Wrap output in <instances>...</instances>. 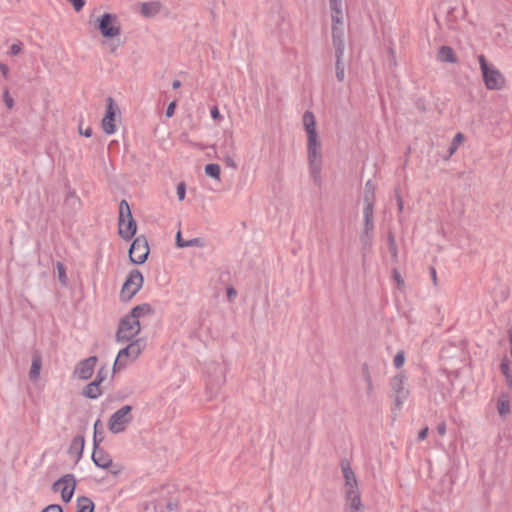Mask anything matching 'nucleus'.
Returning a JSON list of instances; mask_svg holds the SVG:
<instances>
[{"label":"nucleus","mask_w":512,"mask_h":512,"mask_svg":"<svg viewBox=\"0 0 512 512\" xmlns=\"http://www.w3.org/2000/svg\"><path fill=\"white\" fill-rule=\"evenodd\" d=\"M56 267H57L59 281L62 284H66L67 277H66V269H65L64 265L62 263L58 262Z\"/></svg>","instance_id":"nucleus-36"},{"label":"nucleus","mask_w":512,"mask_h":512,"mask_svg":"<svg viewBox=\"0 0 512 512\" xmlns=\"http://www.w3.org/2000/svg\"><path fill=\"white\" fill-rule=\"evenodd\" d=\"M119 235L124 240H130L136 233L137 224L132 217L130 206L126 200L119 204Z\"/></svg>","instance_id":"nucleus-5"},{"label":"nucleus","mask_w":512,"mask_h":512,"mask_svg":"<svg viewBox=\"0 0 512 512\" xmlns=\"http://www.w3.org/2000/svg\"><path fill=\"white\" fill-rule=\"evenodd\" d=\"M131 411L132 407L130 405H125L114 412L108 421V428L110 432L114 434L123 432L127 425L132 422Z\"/></svg>","instance_id":"nucleus-8"},{"label":"nucleus","mask_w":512,"mask_h":512,"mask_svg":"<svg viewBox=\"0 0 512 512\" xmlns=\"http://www.w3.org/2000/svg\"><path fill=\"white\" fill-rule=\"evenodd\" d=\"M176 508H177V504H173V503H168L167 504V509L170 510V511H172V510H174Z\"/></svg>","instance_id":"nucleus-59"},{"label":"nucleus","mask_w":512,"mask_h":512,"mask_svg":"<svg viewBox=\"0 0 512 512\" xmlns=\"http://www.w3.org/2000/svg\"><path fill=\"white\" fill-rule=\"evenodd\" d=\"M2 98H3V101H4L5 105H6V107H7L9 110L13 109V107H14V100H13V98L10 96V94H9V90H8V89H5V90L3 91V96H2Z\"/></svg>","instance_id":"nucleus-37"},{"label":"nucleus","mask_w":512,"mask_h":512,"mask_svg":"<svg viewBox=\"0 0 512 512\" xmlns=\"http://www.w3.org/2000/svg\"><path fill=\"white\" fill-rule=\"evenodd\" d=\"M85 445V439L83 436H76L69 447V453L71 455H76L77 460H79L83 454Z\"/></svg>","instance_id":"nucleus-20"},{"label":"nucleus","mask_w":512,"mask_h":512,"mask_svg":"<svg viewBox=\"0 0 512 512\" xmlns=\"http://www.w3.org/2000/svg\"><path fill=\"white\" fill-rule=\"evenodd\" d=\"M362 375L367 385V394L371 395L373 392V382H372V376L370 373V369L367 363H364L362 365Z\"/></svg>","instance_id":"nucleus-29"},{"label":"nucleus","mask_w":512,"mask_h":512,"mask_svg":"<svg viewBox=\"0 0 512 512\" xmlns=\"http://www.w3.org/2000/svg\"><path fill=\"white\" fill-rule=\"evenodd\" d=\"M303 126L307 134V160L309 172L315 183L320 181L322 169L321 141L316 130L315 116L311 111L303 114Z\"/></svg>","instance_id":"nucleus-1"},{"label":"nucleus","mask_w":512,"mask_h":512,"mask_svg":"<svg viewBox=\"0 0 512 512\" xmlns=\"http://www.w3.org/2000/svg\"><path fill=\"white\" fill-rule=\"evenodd\" d=\"M497 411L500 416H507L510 414V399L507 394H501L498 397Z\"/></svg>","instance_id":"nucleus-24"},{"label":"nucleus","mask_w":512,"mask_h":512,"mask_svg":"<svg viewBox=\"0 0 512 512\" xmlns=\"http://www.w3.org/2000/svg\"><path fill=\"white\" fill-rule=\"evenodd\" d=\"M205 173L207 176L215 179L220 180V174H221V168L218 164L210 163L207 164L204 168Z\"/></svg>","instance_id":"nucleus-30"},{"label":"nucleus","mask_w":512,"mask_h":512,"mask_svg":"<svg viewBox=\"0 0 512 512\" xmlns=\"http://www.w3.org/2000/svg\"><path fill=\"white\" fill-rule=\"evenodd\" d=\"M237 295L236 290L233 287L227 288V297L230 301H232Z\"/></svg>","instance_id":"nucleus-49"},{"label":"nucleus","mask_w":512,"mask_h":512,"mask_svg":"<svg viewBox=\"0 0 512 512\" xmlns=\"http://www.w3.org/2000/svg\"><path fill=\"white\" fill-rule=\"evenodd\" d=\"M98 426H101V421L100 420H97L94 424V437L96 436L97 437V430H99V427Z\"/></svg>","instance_id":"nucleus-57"},{"label":"nucleus","mask_w":512,"mask_h":512,"mask_svg":"<svg viewBox=\"0 0 512 512\" xmlns=\"http://www.w3.org/2000/svg\"><path fill=\"white\" fill-rule=\"evenodd\" d=\"M92 460L94 464L99 467L106 469L112 465V458L103 449L98 447V440L94 441V451L92 453Z\"/></svg>","instance_id":"nucleus-16"},{"label":"nucleus","mask_w":512,"mask_h":512,"mask_svg":"<svg viewBox=\"0 0 512 512\" xmlns=\"http://www.w3.org/2000/svg\"><path fill=\"white\" fill-rule=\"evenodd\" d=\"M93 17H94L93 15L89 16V22H90V23H92V21H93Z\"/></svg>","instance_id":"nucleus-61"},{"label":"nucleus","mask_w":512,"mask_h":512,"mask_svg":"<svg viewBox=\"0 0 512 512\" xmlns=\"http://www.w3.org/2000/svg\"><path fill=\"white\" fill-rule=\"evenodd\" d=\"M392 277H393V280L397 284V288L399 290L403 291L405 289V281H404V279L402 278L400 272L397 269L393 270Z\"/></svg>","instance_id":"nucleus-33"},{"label":"nucleus","mask_w":512,"mask_h":512,"mask_svg":"<svg viewBox=\"0 0 512 512\" xmlns=\"http://www.w3.org/2000/svg\"><path fill=\"white\" fill-rule=\"evenodd\" d=\"M185 247H202L204 245L202 239L200 238H193L190 240L185 241Z\"/></svg>","instance_id":"nucleus-40"},{"label":"nucleus","mask_w":512,"mask_h":512,"mask_svg":"<svg viewBox=\"0 0 512 512\" xmlns=\"http://www.w3.org/2000/svg\"><path fill=\"white\" fill-rule=\"evenodd\" d=\"M94 503L88 497H79L77 499L76 512H94Z\"/></svg>","instance_id":"nucleus-27"},{"label":"nucleus","mask_w":512,"mask_h":512,"mask_svg":"<svg viewBox=\"0 0 512 512\" xmlns=\"http://www.w3.org/2000/svg\"><path fill=\"white\" fill-rule=\"evenodd\" d=\"M149 245L144 235L137 236L129 249L130 261L134 264H143L149 255Z\"/></svg>","instance_id":"nucleus-11"},{"label":"nucleus","mask_w":512,"mask_h":512,"mask_svg":"<svg viewBox=\"0 0 512 512\" xmlns=\"http://www.w3.org/2000/svg\"><path fill=\"white\" fill-rule=\"evenodd\" d=\"M141 330L140 321L126 315L119 321L116 341L119 343L132 342Z\"/></svg>","instance_id":"nucleus-6"},{"label":"nucleus","mask_w":512,"mask_h":512,"mask_svg":"<svg viewBox=\"0 0 512 512\" xmlns=\"http://www.w3.org/2000/svg\"><path fill=\"white\" fill-rule=\"evenodd\" d=\"M344 55L335 54L336 63H335V72L336 78L338 81H343L345 79V66L342 61Z\"/></svg>","instance_id":"nucleus-28"},{"label":"nucleus","mask_w":512,"mask_h":512,"mask_svg":"<svg viewBox=\"0 0 512 512\" xmlns=\"http://www.w3.org/2000/svg\"><path fill=\"white\" fill-rule=\"evenodd\" d=\"M508 334H509V341H510V344L512 346V330H509Z\"/></svg>","instance_id":"nucleus-60"},{"label":"nucleus","mask_w":512,"mask_h":512,"mask_svg":"<svg viewBox=\"0 0 512 512\" xmlns=\"http://www.w3.org/2000/svg\"><path fill=\"white\" fill-rule=\"evenodd\" d=\"M390 386L394 396V409L400 410L403 403L410 395L407 388V377L404 373H399L391 379Z\"/></svg>","instance_id":"nucleus-7"},{"label":"nucleus","mask_w":512,"mask_h":512,"mask_svg":"<svg viewBox=\"0 0 512 512\" xmlns=\"http://www.w3.org/2000/svg\"><path fill=\"white\" fill-rule=\"evenodd\" d=\"M335 11H331L332 18V40L335 49V54L344 55L345 42H344V23H343V11L340 7V14L338 20L334 18Z\"/></svg>","instance_id":"nucleus-10"},{"label":"nucleus","mask_w":512,"mask_h":512,"mask_svg":"<svg viewBox=\"0 0 512 512\" xmlns=\"http://www.w3.org/2000/svg\"><path fill=\"white\" fill-rule=\"evenodd\" d=\"M95 23V28L105 39H115L121 34V24L115 13H104L95 19Z\"/></svg>","instance_id":"nucleus-4"},{"label":"nucleus","mask_w":512,"mask_h":512,"mask_svg":"<svg viewBox=\"0 0 512 512\" xmlns=\"http://www.w3.org/2000/svg\"><path fill=\"white\" fill-rule=\"evenodd\" d=\"M110 40H111V42L108 44L109 52L111 54H115L120 44L116 43L114 39H110Z\"/></svg>","instance_id":"nucleus-46"},{"label":"nucleus","mask_w":512,"mask_h":512,"mask_svg":"<svg viewBox=\"0 0 512 512\" xmlns=\"http://www.w3.org/2000/svg\"><path fill=\"white\" fill-rule=\"evenodd\" d=\"M185 195H186V185L184 182H180L177 185V196H178L179 201H183L185 199Z\"/></svg>","instance_id":"nucleus-39"},{"label":"nucleus","mask_w":512,"mask_h":512,"mask_svg":"<svg viewBox=\"0 0 512 512\" xmlns=\"http://www.w3.org/2000/svg\"><path fill=\"white\" fill-rule=\"evenodd\" d=\"M500 370L503 373V375L506 377L508 385L511 386L512 385V376L510 375L509 365L506 360L502 361V363L500 364Z\"/></svg>","instance_id":"nucleus-34"},{"label":"nucleus","mask_w":512,"mask_h":512,"mask_svg":"<svg viewBox=\"0 0 512 512\" xmlns=\"http://www.w3.org/2000/svg\"><path fill=\"white\" fill-rule=\"evenodd\" d=\"M211 117L213 119H220L221 118V115H220V112H219V109L217 107H213L211 109Z\"/></svg>","instance_id":"nucleus-51"},{"label":"nucleus","mask_w":512,"mask_h":512,"mask_svg":"<svg viewBox=\"0 0 512 512\" xmlns=\"http://www.w3.org/2000/svg\"><path fill=\"white\" fill-rule=\"evenodd\" d=\"M180 86H181V82L179 80H174L172 82V88L173 89H178Z\"/></svg>","instance_id":"nucleus-58"},{"label":"nucleus","mask_w":512,"mask_h":512,"mask_svg":"<svg viewBox=\"0 0 512 512\" xmlns=\"http://www.w3.org/2000/svg\"><path fill=\"white\" fill-rule=\"evenodd\" d=\"M152 311H153L152 307L149 304L143 303V304L135 306L131 310L130 314H128V316H130L131 318H133L135 320L140 321L141 317L151 314Z\"/></svg>","instance_id":"nucleus-22"},{"label":"nucleus","mask_w":512,"mask_h":512,"mask_svg":"<svg viewBox=\"0 0 512 512\" xmlns=\"http://www.w3.org/2000/svg\"><path fill=\"white\" fill-rule=\"evenodd\" d=\"M374 213H363V230L360 234V242L363 249H369L373 242Z\"/></svg>","instance_id":"nucleus-13"},{"label":"nucleus","mask_w":512,"mask_h":512,"mask_svg":"<svg viewBox=\"0 0 512 512\" xmlns=\"http://www.w3.org/2000/svg\"><path fill=\"white\" fill-rule=\"evenodd\" d=\"M464 141V136L462 133H457L454 138L451 147L449 148V154L452 155L458 148V145Z\"/></svg>","instance_id":"nucleus-32"},{"label":"nucleus","mask_w":512,"mask_h":512,"mask_svg":"<svg viewBox=\"0 0 512 512\" xmlns=\"http://www.w3.org/2000/svg\"><path fill=\"white\" fill-rule=\"evenodd\" d=\"M405 362V355H404V352L403 351H399L397 352V354L395 355L394 359H393V364L396 368H400L402 367V365L404 364Z\"/></svg>","instance_id":"nucleus-38"},{"label":"nucleus","mask_w":512,"mask_h":512,"mask_svg":"<svg viewBox=\"0 0 512 512\" xmlns=\"http://www.w3.org/2000/svg\"><path fill=\"white\" fill-rule=\"evenodd\" d=\"M21 51H22L21 43H14L10 47V54L13 55V56H16V55L20 54Z\"/></svg>","instance_id":"nucleus-43"},{"label":"nucleus","mask_w":512,"mask_h":512,"mask_svg":"<svg viewBox=\"0 0 512 512\" xmlns=\"http://www.w3.org/2000/svg\"><path fill=\"white\" fill-rule=\"evenodd\" d=\"M67 1L73 5L76 12L81 11L85 5L84 0H67Z\"/></svg>","instance_id":"nucleus-41"},{"label":"nucleus","mask_w":512,"mask_h":512,"mask_svg":"<svg viewBox=\"0 0 512 512\" xmlns=\"http://www.w3.org/2000/svg\"><path fill=\"white\" fill-rule=\"evenodd\" d=\"M101 394L100 384L95 381L87 384L82 391V395L89 399H97Z\"/></svg>","instance_id":"nucleus-21"},{"label":"nucleus","mask_w":512,"mask_h":512,"mask_svg":"<svg viewBox=\"0 0 512 512\" xmlns=\"http://www.w3.org/2000/svg\"><path fill=\"white\" fill-rule=\"evenodd\" d=\"M41 367H42L41 357L39 355H34L33 359H32V363H31L30 371H29V377L31 380H36L39 377Z\"/></svg>","instance_id":"nucleus-26"},{"label":"nucleus","mask_w":512,"mask_h":512,"mask_svg":"<svg viewBox=\"0 0 512 512\" xmlns=\"http://www.w3.org/2000/svg\"><path fill=\"white\" fill-rule=\"evenodd\" d=\"M175 107H176V103L175 102H171L167 109H166V116L167 117H171L173 114H174V111H175Z\"/></svg>","instance_id":"nucleus-47"},{"label":"nucleus","mask_w":512,"mask_h":512,"mask_svg":"<svg viewBox=\"0 0 512 512\" xmlns=\"http://www.w3.org/2000/svg\"><path fill=\"white\" fill-rule=\"evenodd\" d=\"M388 248L391 254V257L396 260L398 257V248L395 240V236L392 232L388 233Z\"/></svg>","instance_id":"nucleus-31"},{"label":"nucleus","mask_w":512,"mask_h":512,"mask_svg":"<svg viewBox=\"0 0 512 512\" xmlns=\"http://www.w3.org/2000/svg\"><path fill=\"white\" fill-rule=\"evenodd\" d=\"M346 512H359L363 508L359 490L345 492Z\"/></svg>","instance_id":"nucleus-17"},{"label":"nucleus","mask_w":512,"mask_h":512,"mask_svg":"<svg viewBox=\"0 0 512 512\" xmlns=\"http://www.w3.org/2000/svg\"><path fill=\"white\" fill-rule=\"evenodd\" d=\"M181 244H185V241L182 240L181 232L178 231L176 234V246L179 248H185V245H181Z\"/></svg>","instance_id":"nucleus-48"},{"label":"nucleus","mask_w":512,"mask_h":512,"mask_svg":"<svg viewBox=\"0 0 512 512\" xmlns=\"http://www.w3.org/2000/svg\"><path fill=\"white\" fill-rule=\"evenodd\" d=\"M161 10L159 2H147L141 5V13L146 17H154Z\"/></svg>","instance_id":"nucleus-23"},{"label":"nucleus","mask_w":512,"mask_h":512,"mask_svg":"<svg viewBox=\"0 0 512 512\" xmlns=\"http://www.w3.org/2000/svg\"><path fill=\"white\" fill-rule=\"evenodd\" d=\"M42 512H63L62 508L57 504L47 506Z\"/></svg>","instance_id":"nucleus-45"},{"label":"nucleus","mask_w":512,"mask_h":512,"mask_svg":"<svg viewBox=\"0 0 512 512\" xmlns=\"http://www.w3.org/2000/svg\"><path fill=\"white\" fill-rule=\"evenodd\" d=\"M143 281L144 279L142 273L137 269L132 270L128 274L122 286L120 293L121 299L124 301H129L130 299H132V297L135 296L137 292L141 289Z\"/></svg>","instance_id":"nucleus-9"},{"label":"nucleus","mask_w":512,"mask_h":512,"mask_svg":"<svg viewBox=\"0 0 512 512\" xmlns=\"http://www.w3.org/2000/svg\"><path fill=\"white\" fill-rule=\"evenodd\" d=\"M397 205H398L399 212H402L404 204H403V201H402L401 197H399V196L397 197Z\"/></svg>","instance_id":"nucleus-55"},{"label":"nucleus","mask_w":512,"mask_h":512,"mask_svg":"<svg viewBox=\"0 0 512 512\" xmlns=\"http://www.w3.org/2000/svg\"><path fill=\"white\" fill-rule=\"evenodd\" d=\"M224 160H225V163H226V165H227L228 167H231V168H233V169H236V168H237V164H236V162L234 161V159H233L230 155L226 154V155L224 156Z\"/></svg>","instance_id":"nucleus-44"},{"label":"nucleus","mask_w":512,"mask_h":512,"mask_svg":"<svg viewBox=\"0 0 512 512\" xmlns=\"http://www.w3.org/2000/svg\"><path fill=\"white\" fill-rule=\"evenodd\" d=\"M363 201V213H374L375 186L371 180L367 181L365 184Z\"/></svg>","instance_id":"nucleus-18"},{"label":"nucleus","mask_w":512,"mask_h":512,"mask_svg":"<svg viewBox=\"0 0 512 512\" xmlns=\"http://www.w3.org/2000/svg\"><path fill=\"white\" fill-rule=\"evenodd\" d=\"M437 431L438 433L443 436L445 433H446V425L445 423H440L438 426H437Z\"/></svg>","instance_id":"nucleus-53"},{"label":"nucleus","mask_w":512,"mask_h":512,"mask_svg":"<svg viewBox=\"0 0 512 512\" xmlns=\"http://www.w3.org/2000/svg\"><path fill=\"white\" fill-rule=\"evenodd\" d=\"M428 431H429L428 427L423 428L418 434V439L424 440L427 437Z\"/></svg>","instance_id":"nucleus-52"},{"label":"nucleus","mask_w":512,"mask_h":512,"mask_svg":"<svg viewBox=\"0 0 512 512\" xmlns=\"http://www.w3.org/2000/svg\"><path fill=\"white\" fill-rule=\"evenodd\" d=\"M0 72H2L4 77H7L9 69L5 64L0 63Z\"/></svg>","instance_id":"nucleus-54"},{"label":"nucleus","mask_w":512,"mask_h":512,"mask_svg":"<svg viewBox=\"0 0 512 512\" xmlns=\"http://www.w3.org/2000/svg\"><path fill=\"white\" fill-rule=\"evenodd\" d=\"M145 346L144 339L138 338L130 342L125 348L121 349L114 361L113 372L124 369L128 364L138 359L145 349Z\"/></svg>","instance_id":"nucleus-2"},{"label":"nucleus","mask_w":512,"mask_h":512,"mask_svg":"<svg viewBox=\"0 0 512 512\" xmlns=\"http://www.w3.org/2000/svg\"><path fill=\"white\" fill-rule=\"evenodd\" d=\"M75 486V477L72 474H66L53 484L52 489L60 491L62 500L67 503L72 499Z\"/></svg>","instance_id":"nucleus-12"},{"label":"nucleus","mask_w":512,"mask_h":512,"mask_svg":"<svg viewBox=\"0 0 512 512\" xmlns=\"http://www.w3.org/2000/svg\"><path fill=\"white\" fill-rule=\"evenodd\" d=\"M329 5H330V10L335 11L334 18H336L338 20V16L340 14V7H342L341 0H329Z\"/></svg>","instance_id":"nucleus-35"},{"label":"nucleus","mask_w":512,"mask_h":512,"mask_svg":"<svg viewBox=\"0 0 512 512\" xmlns=\"http://www.w3.org/2000/svg\"><path fill=\"white\" fill-rule=\"evenodd\" d=\"M484 84L488 90H501L505 86V78L492 64H488L484 55L478 56Z\"/></svg>","instance_id":"nucleus-3"},{"label":"nucleus","mask_w":512,"mask_h":512,"mask_svg":"<svg viewBox=\"0 0 512 512\" xmlns=\"http://www.w3.org/2000/svg\"><path fill=\"white\" fill-rule=\"evenodd\" d=\"M430 271H431L433 283L436 284L437 283L436 270L434 268H431Z\"/></svg>","instance_id":"nucleus-56"},{"label":"nucleus","mask_w":512,"mask_h":512,"mask_svg":"<svg viewBox=\"0 0 512 512\" xmlns=\"http://www.w3.org/2000/svg\"><path fill=\"white\" fill-rule=\"evenodd\" d=\"M343 477L345 479V492L359 490L355 473L348 463L342 464Z\"/></svg>","instance_id":"nucleus-19"},{"label":"nucleus","mask_w":512,"mask_h":512,"mask_svg":"<svg viewBox=\"0 0 512 512\" xmlns=\"http://www.w3.org/2000/svg\"><path fill=\"white\" fill-rule=\"evenodd\" d=\"M79 132L80 134L84 135L85 137H91L92 135V129L90 127H87L86 129H82V126L79 125Z\"/></svg>","instance_id":"nucleus-50"},{"label":"nucleus","mask_w":512,"mask_h":512,"mask_svg":"<svg viewBox=\"0 0 512 512\" xmlns=\"http://www.w3.org/2000/svg\"><path fill=\"white\" fill-rule=\"evenodd\" d=\"M438 59L441 62L455 63L457 61L454 51L448 46H442L438 51Z\"/></svg>","instance_id":"nucleus-25"},{"label":"nucleus","mask_w":512,"mask_h":512,"mask_svg":"<svg viewBox=\"0 0 512 512\" xmlns=\"http://www.w3.org/2000/svg\"><path fill=\"white\" fill-rule=\"evenodd\" d=\"M97 360L96 356H90L80 361L74 369V376L81 380H88L93 375Z\"/></svg>","instance_id":"nucleus-15"},{"label":"nucleus","mask_w":512,"mask_h":512,"mask_svg":"<svg viewBox=\"0 0 512 512\" xmlns=\"http://www.w3.org/2000/svg\"><path fill=\"white\" fill-rule=\"evenodd\" d=\"M106 376H107V371H106V369L104 367H102L98 371L96 379L94 381L98 382L99 384H101L106 379Z\"/></svg>","instance_id":"nucleus-42"},{"label":"nucleus","mask_w":512,"mask_h":512,"mask_svg":"<svg viewBox=\"0 0 512 512\" xmlns=\"http://www.w3.org/2000/svg\"><path fill=\"white\" fill-rule=\"evenodd\" d=\"M117 111V105L115 104L114 100L109 97L107 99L106 114L102 119V129L108 135L114 134L116 132L115 116Z\"/></svg>","instance_id":"nucleus-14"}]
</instances>
